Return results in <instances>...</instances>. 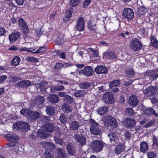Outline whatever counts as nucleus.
Returning <instances> with one entry per match:
<instances>
[{
	"instance_id": "obj_41",
	"label": "nucleus",
	"mask_w": 158,
	"mask_h": 158,
	"mask_svg": "<svg viewBox=\"0 0 158 158\" xmlns=\"http://www.w3.org/2000/svg\"><path fill=\"white\" fill-rule=\"evenodd\" d=\"M35 100L36 101H35V103L37 104V105H39L40 104H43L44 101L43 97L41 96L38 97Z\"/></svg>"
},
{
	"instance_id": "obj_48",
	"label": "nucleus",
	"mask_w": 158,
	"mask_h": 158,
	"mask_svg": "<svg viewBox=\"0 0 158 158\" xmlns=\"http://www.w3.org/2000/svg\"><path fill=\"white\" fill-rule=\"evenodd\" d=\"M20 51L21 52H32L33 53V51H34V49H32L31 48H28L26 47H23L20 49Z\"/></svg>"
},
{
	"instance_id": "obj_13",
	"label": "nucleus",
	"mask_w": 158,
	"mask_h": 158,
	"mask_svg": "<svg viewBox=\"0 0 158 158\" xmlns=\"http://www.w3.org/2000/svg\"><path fill=\"white\" fill-rule=\"evenodd\" d=\"M40 115V114L39 112L30 111L27 118L32 120H35L37 119Z\"/></svg>"
},
{
	"instance_id": "obj_3",
	"label": "nucleus",
	"mask_w": 158,
	"mask_h": 158,
	"mask_svg": "<svg viewBox=\"0 0 158 158\" xmlns=\"http://www.w3.org/2000/svg\"><path fill=\"white\" fill-rule=\"evenodd\" d=\"M91 146L94 151L98 152L102 150L104 145L100 141L95 140L92 142Z\"/></svg>"
},
{
	"instance_id": "obj_11",
	"label": "nucleus",
	"mask_w": 158,
	"mask_h": 158,
	"mask_svg": "<svg viewBox=\"0 0 158 158\" xmlns=\"http://www.w3.org/2000/svg\"><path fill=\"white\" fill-rule=\"evenodd\" d=\"M17 129L19 130H22L23 131H26L29 129V126L27 122H19L17 123Z\"/></svg>"
},
{
	"instance_id": "obj_62",
	"label": "nucleus",
	"mask_w": 158,
	"mask_h": 158,
	"mask_svg": "<svg viewBox=\"0 0 158 158\" xmlns=\"http://www.w3.org/2000/svg\"><path fill=\"white\" fill-rule=\"evenodd\" d=\"M16 2L18 5H22L23 4L24 0H15Z\"/></svg>"
},
{
	"instance_id": "obj_14",
	"label": "nucleus",
	"mask_w": 158,
	"mask_h": 158,
	"mask_svg": "<svg viewBox=\"0 0 158 158\" xmlns=\"http://www.w3.org/2000/svg\"><path fill=\"white\" fill-rule=\"evenodd\" d=\"M144 75L145 76H149L150 78L153 80H155L158 77V73L151 70L144 73Z\"/></svg>"
},
{
	"instance_id": "obj_39",
	"label": "nucleus",
	"mask_w": 158,
	"mask_h": 158,
	"mask_svg": "<svg viewBox=\"0 0 158 158\" xmlns=\"http://www.w3.org/2000/svg\"><path fill=\"white\" fill-rule=\"evenodd\" d=\"M47 114L49 115H52L54 112V108L52 106H48L46 107Z\"/></svg>"
},
{
	"instance_id": "obj_1",
	"label": "nucleus",
	"mask_w": 158,
	"mask_h": 158,
	"mask_svg": "<svg viewBox=\"0 0 158 158\" xmlns=\"http://www.w3.org/2000/svg\"><path fill=\"white\" fill-rule=\"evenodd\" d=\"M4 137L8 141H10L8 143L6 146H3V148L6 149L7 147H14L13 151H16L17 150L18 147L16 145L19 140V137L16 134L12 133H9L4 135Z\"/></svg>"
},
{
	"instance_id": "obj_60",
	"label": "nucleus",
	"mask_w": 158,
	"mask_h": 158,
	"mask_svg": "<svg viewBox=\"0 0 158 158\" xmlns=\"http://www.w3.org/2000/svg\"><path fill=\"white\" fill-rule=\"evenodd\" d=\"M60 57L63 59H65L66 58V52H60Z\"/></svg>"
},
{
	"instance_id": "obj_30",
	"label": "nucleus",
	"mask_w": 158,
	"mask_h": 158,
	"mask_svg": "<svg viewBox=\"0 0 158 158\" xmlns=\"http://www.w3.org/2000/svg\"><path fill=\"white\" fill-rule=\"evenodd\" d=\"M61 109L63 111L67 113L71 112L72 110L71 106L65 103L63 104L62 105Z\"/></svg>"
},
{
	"instance_id": "obj_49",
	"label": "nucleus",
	"mask_w": 158,
	"mask_h": 158,
	"mask_svg": "<svg viewBox=\"0 0 158 158\" xmlns=\"http://www.w3.org/2000/svg\"><path fill=\"white\" fill-rule=\"evenodd\" d=\"M64 100H65V102H67L69 103H71L73 101V98L70 96L67 95L65 98Z\"/></svg>"
},
{
	"instance_id": "obj_19",
	"label": "nucleus",
	"mask_w": 158,
	"mask_h": 158,
	"mask_svg": "<svg viewBox=\"0 0 158 158\" xmlns=\"http://www.w3.org/2000/svg\"><path fill=\"white\" fill-rule=\"evenodd\" d=\"M94 70L98 74H105L107 72V68L102 65L98 66Z\"/></svg>"
},
{
	"instance_id": "obj_10",
	"label": "nucleus",
	"mask_w": 158,
	"mask_h": 158,
	"mask_svg": "<svg viewBox=\"0 0 158 158\" xmlns=\"http://www.w3.org/2000/svg\"><path fill=\"white\" fill-rule=\"evenodd\" d=\"M74 138L81 145H83L86 143V138L84 135L76 134L74 135Z\"/></svg>"
},
{
	"instance_id": "obj_44",
	"label": "nucleus",
	"mask_w": 158,
	"mask_h": 158,
	"mask_svg": "<svg viewBox=\"0 0 158 158\" xmlns=\"http://www.w3.org/2000/svg\"><path fill=\"white\" fill-rule=\"evenodd\" d=\"M81 0H71L70 3V5L75 7L77 6L80 2Z\"/></svg>"
},
{
	"instance_id": "obj_58",
	"label": "nucleus",
	"mask_w": 158,
	"mask_h": 158,
	"mask_svg": "<svg viewBox=\"0 0 158 158\" xmlns=\"http://www.w3.org/2000/svg\"><path fill=\"white\" fill-rule=\"evenodd\" d=\"M66 121V118L65 116L63 115V114H61L60 116V121L61 123H64Z\"/></svg>"
},
{
	"instance_id": "obj_33",
	"label": "nucleus",
	"mask_w": 158,
	"mask_h": 158,
	"mask_svg": "<svg viewBox=\"0 0 158 158\" xmlns=\"http://www.w3.org/2000/svg\"><path fill=\"white\" fill-rule=\"evenodd\" d=\"M151 42L150 45L155 47L158 48V41L156 40L155 37L152 36L151 38Z\"/></svg>"
},
{
	"instance_id": "obj_24",
	"label": "nucleus",
	"mask_w": 158,
	"mask_h": 158,
	"mask_svg": "<svg viewBox=\"0 0 158 158\" xmlns=\"http://www.w3.org/2000/svg\"><path fill=\"white\" fill-rule=\"evenodd\" d=\"M47 99L49 102L53 103L57 102L59 101L58 96L55 94L49 95L47 98Z\"/></svg>"
},
{
	"instance_id": "obj_38",
	"label": "nucleus",
	"mask_w": 158,
	"mask_h": 158,
	"mask_svg": "<svg viewBox=\"0 0 158 158\" xmlns=\"http://www.w3.org/2000/svg\"><path fill=\"white\" fill-rule=\"evenodd\" d=\"M108 136L110 139L111 142H115L116 140L117 139V137L116 135V134L114 133H110L108 135Z\"/></svg>"
},
{
	"instance_id": "obj_5",
	"label": "nucleus",
	"mask_w": 158,
	"mask_h": 158,
	"mask_svg": "<svg viewBox=\"0 0 158 158\" xmlns=\"http://www.w3.org/2000/svg\"><path fill=\"white\" fill-rule=\"evenodd\" d=\"M158 89L157 86H151L144 89L143 93L149 96L155 95L157 94Z\"/></svg>"
},
{
	"instance_id": "obj_64",
	"label": "nucleus",
	"mask_w": 158,
	"mask_h": 158,
	"mask_svg": "<svg viewBox=\"0 0 158 158\" xmlns=\"http://www.w3.org/2000/svg\"><path fill=\"white\" fill-rule=\"evenodd\" d=\"M59 90V89L56 86H52L51 88V91L52 92H55L56 91H58Z\"/></svg>"
},
{
	"instance_id": "obj_57",
	"label": "nucleus",
	"mask_w": 158,
	"mask_h": 158,
	"mask_svg": "<svg viewBox=\"0 0 158 158\" xmlns=\"http://www.w3.org/2000/svg\"><path fill=\"white\" fill-rule=\"evenodd\" d=\"M95 26L96 25L92 23H90L88 25V28L89 30H94L95 29Z\"/></svg>"
},
{
	"instance_id": "obj_8",
	"label": "nucleus",
	"mask_w": 158,
	"mask_h": 158,
	"mask_svg": "<svg viewBox=\"0 0 158 158\" xmlns=\"http://www.w3.org/2000/svg\"><path fill=\"white\" fill-rule=\"evenodd\" d=\"M114 96L110 92H106L103 96V99L105 102L112 104L113 102Z\"/></svg>"
},
{
	"instance_id": "obj_53",
	"label": "nucleus",
	"mask_w": 158,
	"mask_h": 158,
	"mask_svg": "<svg viewBox=\"0 0 158 158\" xmlns=\"http://www.w3.org/2000/svg\"><path fill=\"white\" fill-rule=\"evenodd\" d=\"M152 141L153 144H154L157 148L158 146V139L155 135L153 136Z\"/></svg>"
},
{
	"instance_id": "obj_16",
	"label": "nucleus",
	"mask_w": 158,
	"mask_h": 158,
	"mask_svg": "<svg viewBox=\"0 0 158 158\" xmlns=\"http://www.w3.org/2000/svg\"><path fill=\"white\" fill-rule=\"evenodd\" d=\"M135 121L132 118H126L124 121L125 125L128 128L133 127L135 124Z\"/></svg>"
},
{
	"instance_id": "obj_43",
	"label": "nucleus",
	"mask_w": 158,
	"mask_h": 158,
	"mask_svg": "<svg viewBox=\"0 0 158 158\" xmlns=\"http://www.w3.org/2000/svg\"><path fill=\"white\" fill-rule=\"evenodd\" d=\"M30 110L27 109H22L20 111V113L22 115H24L27 117L28 118L29 113Z\"/></svg>"
},
{
	"instance_id": "obj_29",
	"label": "nucleus",
	"mask_w": 158,
	"mask_h": 158,
	"mask_svg": "<svg viewBox=\"0 0 158 158\" xmlns=\"http://www.w3.org/2000/svg\"><path fill=\"white\" fill-rule=\"evenodd\" d=\"M66 148L69 153L71 155H73L75 153L74 148L73 146V144L71 143H69L67 145Z\"/></svg>"
},
{
	"instance_id": "obj_7",
	"label": "nucleus",
	"mask_w": 158,
	"mask_h": 158,
	"mask_svg": "<svg viewBox=\"0 0 158 158\" xmlns=\"http://www.w3.org/2000/svg\"><path fill=\"white\" fill-rule=\"evenodd\" d=\"M123 15L128 19H131L134 18V12L132 9L130 8H125L123 11Z\"/></svg>"
},
{
	"instance_id": "obj_22",
	"label": "nucleus",
	"mask_w": 158,
	"mask_h": 158,
	"mask_svg": "<svg viewBox=\"0 0 158 158\" xmlns=\"http://www.w3.org/2000/svg\"><path fill=\"white\" fill-rule=\"evenodd\" d=\"M73 9L72 8H70L69 10H67L65 11L64 15L63 18V19L65 23L67 22L70 20V18L72 14L73 13Z\"/></svg>"
},
{
	"instance_id": "obj_23",
	"label": "nucleus",
	"mask_w": 158,
	"mask_h": 158,
	"mask_svg": "<svg viewBox=\"0 0 158 158\" xmlns=\"http://www.w3.org/2000/svg\"><path fill=\"white\" fill-rule=\"evenodd\" d=\"M31 84V83L28 80H25L22 81L16 84V86H20V87H27L30 86Z\"/></svg>"
},
{
	"instance_id": "obj_50",
	"label": "nucleus",
	"mask_w": 158,
	"mask_h": 158,
	"mask_svg": "<svg viewBox=\"0 0 158 158\" xmlns=\"http://www.w3.org/2000/svg\"><path fill=\"white\" fill-rule=\"evenodd\" d=\"M148 158H155L156 157V154L152 152H149L147 153Z\"/></svg>"
},
{
	"instance_id": "obj_17",
	"label": "nucleus",
	"mask_w": 158,
	"mask_h": 158,
	"mask_svg": "<svg viewBox=\"0 0 158 158\" xmlns=\"http://www.w3.org/2000/svg\"><path fill=\"white\" fill-rule=\"evenodd\" d=\"M84 19L80 17L77 21L76 27L77 30H84L85 27Z\"/></svg>"
},
{
	"instance_id": "obj_2",
	"label": "nucleus",
	"mask_w": 158,
	"mask_h": 158,
	"mask_svg": "<svg viewBox=\"0 0 158 158\" xmlns=\"http://www.w3.org/2000/svg\"><path fill=\"white\" fill-rule=\"evenodd\" d=\"M102 121L105 125L111 129L116 127L117 126V123L114 118L112 117L106 115L103 117Z\"/></svg>"
},
{
	"instance_id": "obj_34",
	"label": "nucleus",
	"mask_w": 158,
	"mask_h": 158,
	"mask_svg": "<svg viewBox=\"0 0 158 158\" xmlns=\"http://www.w3.org/2000/svg\"><path fill=\"white\" fill-rule=\"evenodd\" d=\"M20 61V59L19 57L16 56L14 57L11 61L12 65L14 66L18 65L19 64Z\"/></svg>"
},
{
	"instance_id": "obj_9",
	"label": "nucleus",
	"mask_w": 158,
	"mask_h": 158,
	"mask_svg": "<svg viewBox=\"0 0 158 158\" xmlns=\"http://www.w3.org/2000/svg\"><path fill=\"white\" fill-rule=\"evenodd\" d=\"M80 72L86 76L89 77L93 75L94 71L93 68L91 66H87L81 70Z\"/></svg>"
},
{
	"instance_id": "obj_26",
	"label": "nucleus",
	"mask_w": 158,
	"mask_h": 158,
	"mask_svg": "<svg viewBox=\"0 0 158 158\" xmlns=\"http://www.w3.org/2000/svg\"><path fill=\"white\" fill-rule=\"evenodd\" d=\"M144 113L145 115L148 116H150L153 114L156 117H158V115L156 114L155 111L152 108H149L145 110H144Z\"/></svg>"
},
{
	"instance_id": "obj_45",
	"label": "nucleus",
	"mask_w": 158,
	"mask_h": 158,
	"mask_svg": "<svg viewBox=\"0 0 158 158\" xmlns=\"http://www.w3.org/2000/svg\"><path fill=\"white\" fill-rule=\"evenodd\" d=\"M88 52H91L94 57H97L98 56V52L97 51H94L93 49L89 48L87 49Z\"/></svg>"
},
{
	"instance_id": "obj_54",
	"label": "nucleus",
	"mask_w": 158,
	"mask_h": 158,
	"mask_svg": "<svg viewBox=\"0 0 158 158\" xmlns=\"http://www.w3.org/2000/svg\"><path fill=\"white\" fill-rule=\"evenodd\" d=\"M91 0H85L83 4V7L86 8L88 7L90 3Z\"/></svg>"
},
{
	"instance_id": "obj_61",
	"label": "nucleus",
	"mask_w": 158,
	"mask_h": 158,
	"mask_svg": "<svg viewBox=\"0 0 158 158\" xmlns=\"http://www.w3.org/2000/svg\"><path fill=\"white\" fill-rule=\"evenodd\" d=\"M43 34V32L41 31V30H36L35 34L36 36H40L42 35Z\"/></svg>"
},
{
	"instance_id": "obj_27",
	"label": "nucleus",
	"mask_w": 158,
	"mask_h": 158,
	"mask_svg": "<svg viewBox=\"0 0 158 158\" xmlns=\"http://www.w3.org/2000/svg\"><path fill=\"white\" fill-rule=\"evenodd\" d=\"M80 126L79 123L77 121H73L70 123V128L73 131H75L78 129Z\"/></svg>"
},
{
	"instance_id": "obj_28",
	"label": "nucleus",
	"mask_w": 158,
	"mask_h": 158,
	"mask_svg": "<svg viewBox=\"0 0 158 158\" xmlns=\"http://www.w3.org/2000/svg\"><path fill=\"white\" fill-rule=\"evenodd\" d=\"M94 85L92 83L89 82H85L81 83L79 86L82 89H87L89 87H92Z\"/></svg>"
},
{
	"instance_id": "obj_6",
	"label": "nucleus",
	"mask_w": 158,
	"mask_h": 158,
	"mask_svg": "<svg viewBox=\"0 0 158 158\" xmlns=\"http://www.w3.org/2000/svg\"><path fill=\"white\" fill-rule=\"evenodd\" d=\"M91 125L90 127V132L93 135H98L101 133V131L97 127L98 124L94 120L91 121Z\"/></svg>"
},
{
	"instance_id": "obj_18",
	"label": "nucleus",
	"mask_w": 158,
	"mask_h": 158,
	"mask_svg": "<svg viewBox=\"0 0 158 158\" xmlns=\"http://www.w3.org/2000/svg\"><path fill=\"white\" fill-rule=\"evenodd\" d=\"M103 57L107 59H112L116 58L117 56L116 54L114 52L109 51L104 53Z\"/></svg>"
},
{
	"instance_id": "obj_35",
	"label": "nucleus",
	"mask_w": 158,
	"mask_h": 158,
	"mask_svg": "<svg viewBox=\"0 0 158 158\" xmlns=\"http://www.w3.org/2000/svg\"><path fill=\"white\" fill-rule=\"evenodd\" d=\"M108 109V108L107 106H103L98 109V112L99 114L102 115L105 114Z\"/></svg>"
},
{
	"instance_id": "obj_20",
	"label": "nucleus",
	"mask_w": 158,
	"mask_h": 158,
	"mask_svg": "<svg viewBox=\"0 0 158 158\" xmlns=\"http://www.w3.org/2000/svg\"><path fill=\"white\" fill-rule=\"evenodd\" d=\"M126 146L122 144H119L114 149V152L117 155H119L125 150Z\"/></svg>"
},
{
	"instance_id": "obj_63",
	"label": "nucleus",
	"mask_w": 158,
	"mask_h": 158,
	"mask_svg": "<svg viewBox=\"0 0 158 158\" xmlns=\"http://www.w3.org/2000/svg\"><path fill=\"white\" fill-rule=\"evenodd\" d=\"M131 134L128 131H127L125 134L126 139H129L131 137Z\"/></svg>"
},
{
	"instance_id": "obj_12",
	"label": "nucleus",
	"mask_w": 158,
	"mask_h": 158,
	"mask_svg": "<svg viewBox=\"0 0 158 158\" xmlns=\"http://www.w3.org/2000/svg\"><path fill=\"white\" fill-rule=\"evenodd\" d=\"M43 131L52 132L55 129V126L53 124L48 123L43 125Z\"/></svg>"
},
{
	"instance_id": "obj_55",
	"label": "nucleus",
	"mask_w": 158,
	"mask_h": 158,
	"mask_svg": "<svg viewBox=\"0 0 158 158\" xmlns=\"http://www.w3.org/2000/svg\"><path fill=\"white\" fill-rule=\"evenodd\" d=\"M71 64L68 63H60V68H66L68 66H71Z\"/></svg>"
},
{
	"instance_id": "obj_46",
	"label": "nucleus",
	"mask_w": 158,
	"mask_h": 158,
	"mask_svg": "<svg viewBox=\"0 0 158 158\" xmlns=\"http://www.w3.org/2000/svg\"><path fill=\"white\" fill-rule=\"evenodd\" d=\"M69 156L65 152L60 148V158H68Z\"/></svg>"
},
{
	"instance_id": "obj_31",
	"label": "nucleus",
	"mask_w": 158,
	"mask_h": 158,
	"mask_svg": "<svg viewBox=\"0 0 158 158\" xmlns=\"http://www.w3.org/2000/svg\"><path fill=\"white\" fill-rule=\"evenodd\" d=\"M120 84V82L118 80H115L111 81L109 84V88L110 89H112L113 88L116 87L119 85Z\"/></svg>"
},
{
	"instance_id": "obj_42",
	"label": "nucleus",
	"mask_w": 158,
	"mask_h": 158,
	"mask_svg": "<svg viewBox=\"0 0 158 158\" xmlns=\"http://www.w3.org/2000/svg\"><path fill=\"white\" fill-rule=\"evenodd\" d=\"M44 144L45 146H47L48 147V148L47 149H49L52 152L51 150V149H53L55 148V145L52 143L48 142H44ZM52 152L53 153V152Z\"/></svg>"
},
{
	"instance_id": "obj_52",
	"label": "nucleus",
	"mask_w": 158,
	"mask_h": 158,
	"mask_svg": "<svg viewBox=\"0 0 158 158\" xmlns=\"http://www.w3.org/2000/svg\"><path fill=\"white\" fill-rule=\"evenodd\" d=\"M155 122L154 120H151L144 127L147 128L151 126Z\"/></svg>"
},
{
	"instance_id": "obj_51",
	"label": "nucleus",
	"mask_w": 158,
	"mask_h": 158,
	"mask_svg": "<svg viewBox=\"0 0 158 158\" xmlns=\"http://www.w3.org/2000/svg\"><path fill=\"white\" fill-rule=\"evenodd\" d=\"M27 60L31 62H33L36 63L38 61V59L34 57H28L27 58Z\"/></svg>"
},
{
	"instance_id": "obj_32",
	"label": "nucleus",
	"mask_w": 158,
	"mask_h": 158,
	"mask_svg": "<svg viewBox=\"0 0 158 158\" xmlns=\"http://www.w3.org/2000/svg\"><path fill=\"white\" fill-rule=\"evenodd\" d=\"M148 149V145L144 141L140 144V151L143 153L145 152Z\"/></svg>"
},
{
	"instance_id": "obj_25",
	"label": "nucleus",
	"mask_w": 158,
	"mask_h": 158,
	"mask_svg": "<svg viewBox=\"0 0 158 158\" xmlns=\"http://www.w3.org/2000/svg\"><path fill=\"white\" fill-rule=\"evenodd\" d=\"M18 23L19 27L23 30H29L27 25L23 18H19Z\"/></svg>"
},
{
	"instance_id": "obj_56",
	"label": "nucleus",
	"mask_w": 158,
	"mask_h": 158,
	"mask_svg": "<svg viewBox=\"0 0 158 158\" xmlns=\"http://www.w3.org/2000/svg\"><path fill=\"white\" fill-rule=\"evenodd\" d=\"M95 89L97 90L98 89L99 90L102 91L103 89V87L102 85L100 84L97 85H96L94 86Z\"/></svg>"
},
{
	"instance_id": "obj_15",
	"label": "nucleus",
	"mask_w": 158,
	"mask_h": 158,
	"mask_svg": "<svg viewBox=\"0 0 158 158\" xmlns=\"http://www.w3.org/2000/svg\"><path fill=\"white\" fill-rule=\"evenodd\" d=\"M138 102L139 101L136 96L132 95L129 98V103L131 106L134 107L136 106Z\"/></svg>"
},
{
	"instance_id": "obj_37",
	"label": "nucleus",
	"mask_w": 158,
	"mask_h": 158,
	"mask_svg": "<svg viewBox=\"0 0 158 158\" xmlns=\"http://www.w3.org/2000/svg\"><path fill=\"white\" fill-rule=\"evenodd\" d=\"M135 74V72L133 69H130L127 70L126 72V75L127 76L130 77H133Z\"/></svg>"
},
{
	"instance_id": "obj_4",
	"label": "nucleus",
	"mask_w": 158,
	"mask_h": 158,
	"mask_svg": "<svg viewBox=\"0 0 158 158\" xmlns=\"http://www.w3.org/2000/svg\"><path fill=\"white\" fill-rule=\"evenodd\" d=\"M130 47L135 51H139L142 48V44L139 40L135 38L133 39L130 42Z\"/></svg>"
},
{
	"instance_id": "obj_47",
	"label": "nucleus",
	"mask_w": 158,
	"mask_h": 158,
	"mask_svg": "<svg viewBox=\"0 0 158 158\" xmlns=\"http://www.w3.org/2000/svg\"><path fill=\"white\" fill-rule=\"evenodd\" d=\"M46 48L44 46H43L40 47L37 51L34 52L33 51V53H40L43 52H45L46 50Z\"/></svg>"
},
{
	"instance_id": "obj_40",
	"label": "nucleus",
	"mask_w": 158,
	"mask_h": 158,
	"mask_svg": "<svg viewBox=\"0 0 158 158\" xmlns=\"http://www.w3.org/2000/svg\"><path fill=\"white\" fill-rule=\"evenodd\" d=\"M126 114L130 117L133 116L135 113V111L132 109L129 108H126Z\"/></svg>"
},
{
	"instance_id": "obj_59",
	"label": "nucleus",
	"mask_w": 158,
	"mask_h": 158,
	"mask_svg": "<svg viewBox=\"0 0 158 158\" xmlns=\"http://www.w3.org/2000/svg\"><path fill=\"white\" fill-rule=\"evenodd\" d=\"M7 78L6 75H2L0 76V83H2V82L6 80Z\"/></svg>"
},
{
	"instance_id": "obj_36",
	"label": "nucleus",
	"mask_w": 158,
	"mask_h": 158,
	"mask_svg": "<svg viewBox=\"0 0 158 158\" xmlns=\"http://www.w3.org/2000/svg\"><path fill=\"white\" fill-rule=\"evenodd\" d=\"M85 94V92L83 90H76L74 93V96L77 97H82Z\"/></svg>"
},
{
	"instance_id": "obj_21",
	"label": "nucleus",
	"mask_w": 158,
	"mask_h": 158,
	"mask_svg": "<svg viewBox=\"0 0 158 158\" xmlns=\"http://www.w3.org/2000/svg\"><path fill=\"white\" fill-rule=\"evenodd\" d=\"M20 36V33L19 32L12 33L9 36V39L10 43L16 41Z\"/></svg>"
}]
</instances>
